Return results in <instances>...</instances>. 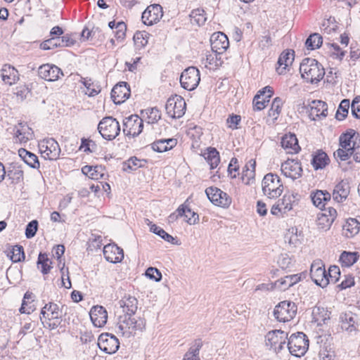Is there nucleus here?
Returning a JSON list of instances; mask_svg holds the SVG:
<instances>
[{"label": "nucleus", "instance_id": "f257e3e1", "mask_svg": "<svg viewBox=\"0 0 360 360\" xmlns=\"http://www.w3.org/2000/svg\"><path fill=\"white\" fill-rule=\"evenodd\" d=\"M302 77L311 84H317L325 75V69L316 59L306 58L302 60L300 66Z\"/></svg>", "mask_w": 360, "mask_h": 360}, {"label": "nucleus", "instance_id": "f03ea898", "mask_svg": "<svg viewBox=\"0 0 360 360\" xmlns=\"http://www.w3.org/2000/svg\"><path fill=\"white\" fill-rule=\"evenodd\" d=\"M133 315L120 316L116 325L117 333L129 338L136 334L137 330H142L146 326V321L142 318L136 319Z\"/></svg>", "mask_w": 360, "mask_h": 360}, {"label": "nucleus", "instance_id": "7ed1b4c3", "mask_svg": "<svg viewBox=\"0 0 360 360\" xmlns=\"http://www.w3.org/2000/svg\"><path fill=\"white\" fill-rule=\"evenodd\" d=\"M62 311L54 302H49L41 309L40 320L45 328L54 330L60 324Z\"/></svg>", "mask_w": 360, "mask_h": 360}, {"label": "nucleus", "instance_id": "20e7f679", "mask_svg": "<svg viewBox=\"0 0 360 360\" xmlns=\"http://www.w3.org/2000/svg\"><path fill=\"white\" fill-rule=\"evenodd\" d=\"M262 192L270 199L279 197L283 191V186L280 177L275 174H266L262 181Z\"/></svg>", "mask_w": 360, "mask_h": 360}, {"label": "nucleus", "instance_id": "39448f33", "mask_svg": "<svg viewBox=\"0 0 360 360\" xmlns=\"http://www.w3.org/2000/svg\"><path fill=\"white\" fill-rule=\"evenodd\" d=\"M289 352L297 357L302 356L309 349V339L302 332H297L288 337Z\"/></svg>", "mask_w": 360, "mask_h": 360}, {"label": "nucleus", "instance_id": "423d86ee", "mask_svg": "<svg viewBox=\"0 0 360 360\" xmlns=\"http://www.w3.org/2000/svg\"><path fill=\"white\" fill-rule=\"evenodd\" d=\"M98 130L103 139L113 140L119 135L120 126L116 119L112 117H105L100 121Z\"/></svg>", "mask_w": 360, "mask_h": 360}, {"label": "nucleus", "instance_id": "0eeeda50", "mask_svg": "<svg viewBox=\"0 0 360 360\" xmlns=\"http://www.w3.org/2000/svg\"><path fill=\"white\" fill-rule=\"evenodd\" d=\"M297 310V307L295 302L285 300L275 307L274 316L280 322H287L295 317Z\"/></svg>", "mask_w": 360, "mask_h": 360}, {"label": "nucleus", "instance_id": "6e6552de", "mask_svg": "<svg viewBox=\"0 0 360 360\" xmlns=\"http://www.w3.org/2000/svg\"><path fill=\"white\" fill-rule=\"evenodd\" d=\"M288 340V333L281 330H273L265 335V344L276 353H279L284 347Z\"/></svg>", "mask_w": 360, "mask_h": 360}, {"label": "nucleus", "instance_id": "1a4fd4ad", "mask_svg": "<svg viewBox=\"0 0 360 360\" xmlns=\"http://www.w3.org/2000/svg\"><path fill=\"white\" fill-rule=\"evenodd\" d=\"M39 151L42 157L49 160H56L60 154L58 143L53 138L44 139L39 143Z\"/></svg>", "mask_w": 360, "mask_h": 360}, {"label": "nucleus", "instance_id": "9d476101", "mask_svg": "<svg viewBox=\"0 0 360 360\" xmlns=\"http://www.w3.org/2000/svg\"><path fill=\"white\" fill-rule=\"evenodd\" d=\"M200 81V71L193 66L185 69L180 77L181 86L188 91L194 90L198 86Z\"/></svg>", "mask_w": 360, "mask_h": 360}, {"label": "nucleus", "instance_id": "9b49d317", "mask_svg": "<svg viewBox=\"0 0 360 360\" xmlns=\"http://www.w3.org/2000/svg\"><path fill=\"white\" fill-rule=\"evenodd\" d=\"M186 102L181 96H175L168 98L165 105L167 114L172 118H180L186 111Z\"/></svg>", "mask_w": 360, "mask_h": 360}, {"label": "nucleus", "instance_id": "f8f14e48", "mask_svg": "<svg viewBox=\"0 0 360 360\" xmlns=\"http://www.w3.org/2000/svg\"><path fill=\"white\" fill-rule=\"evenodd\" d=\"M310 276L312 281L321 288H325L329 284V278L324 265L320 259L315 260L311 264Z\"/></svg>", "mask_w": 360, "mask_h": 360}, {"label": "nucleus", "instance_id": "ddd939ff", "mask_svg": "<svg viewBox=\"0 0 360 360\" xmlns=\"http://www.w3.org/2000/svg\"><path fill=\"white\" fill-rule=\"evenodd\" d=\"M205 193L209 200L215 205L229 207L231 204V198L226 193L217 187L206 188Z\"/></svg>", "mask_w": 360, "mask_h": 360}, {"label": "nucleus", "instance_id": "4468645a", "mask_svg": "<svg viewBox=\"0 0 360 360\" xmlns=\"http://www.w3.org/2000/svg\"><path fill=\"white\" fill-rule=\"evenodd\" d=\"M143 127V120L136 115L127 117L123 122V132L128 136H139L142 131Z\"/></svg>", "mask_w": 360, "mask_h": 360}, {"label": "nucleus", "instance_id": "2eb2a0df", "mask_svg": "<svg viewBox=\"0 0 360 360\" xmlns=\"http://www.w3.org/2000/svg\"><path fill=\"white\" fill-rule=\"evenodd\" d=\"M98 346L101 350L110 354L117 351L120 347V342L113 335L102 333L98 337Z\"/></svg>", "mask_w": 360, "mask_h": 360}, {"label": "nucleus", "instance_id": "dca6fc26", "mask_svg": "<svg viewBox=\"0 0 360 360\" xmlns=\"http://www.w3.org/2000/svg\"><path fill=\"white\" fill-rule=\"evenodd\" d=\"M281 170L285 176L292 180L300 178L302 174L301 163L293 159H288L282 163Z\"/></svg>", "mask_w": 360, "mask_h": 360}, {"label": "nucleus", "instance_id": "f3484780", "mask_svg": "<svg viewBox=\"0 0 360 360\" xmlns=\"http://www.w3.org/2000/svg\"><path fill=\"white\" fill-rule=\"evenodd\" d=\"M163 15L162 8L159 4L148 6L142 13V21L146 25L158 22Z\"/></svg>", "mask_w": 360, "mask_h": 360}, {"label": "nucleus", "instance_id": "a211bd4d", "mask_svg": "<svg viewBox=\"0 0 360 360\" xmlns=\"http://www.w3.org/2000/svg\"><path fill=\"white\" fill-rule=\"evenodd\" d=\"M341 328L350 334H356L358 331L359 323L357 315L352 311L342 312L340 315Z\"/></svg>", "mask_w": 360, "mask_h": 360}, {"label": "nucleus", "instance_id": "6ab92c4d", "mask_svg": "<svg viewBox=\"0 0 360 360\" xmlns=\"http://www.w3.org/2000/svg\"><path fill=\"white\" fill-rule=\"evenodd\" d=\"M38 75L46 81L53 82L58 80L63 75L62 70L55 65L44 64L38 69Z\"/></svg>", "mask_w": 360, "mask_h": 360}, {"label": "nucleus", "instance_id": "aec40b11", "mask_svg": "<svg viewBox=\"0 0 360 360\" xmlns=\"http://www.w3.org/2000/svg\"><path fill=\"white\" fill-rule=\"evenodd\" d=\"M33 131L26 123L20 122L13 128V139L15 143H26L32 139Z\"/></svg>", "mask_w": 360, "mask_h": 360}, {"label": "nucleus", "instance_id": "412c9836", "mask_svg": "<svg viewBox=\"0 0 360 360\" xmlns=\"http://www.w3.org/2000/svg\"><path fill=\"white\" fill-rule=\"evenodd\" d=\"M212 51L218 53H223L229 46L227 36L222 32H215L210 38Z\"/></svg>", "mask_w": 360, "mask_h": 360}, {"label": "nucleus", "instance_id": "4be33fe9", "mask_svg": "<svg viewBox=\"0 0 360 360\" xmlns=\"http://www.w3.org/2000/svg\"><path fill=\"white\" fill-rule=\"evenodd\" d=\"M103 255L105 259L111 263H118L124 258V252L122 248L115 244H108L103 248Z\"/></svg>", "mask_w": 360, "mask_h": 360}, {"label": "nucleus", "instance_id": "5701e85b", "mask_svg": "<svg viewBox=\"0 0 360 360\" xmlns=\"http://www.w3.org/2000/svg\"><path fill=\"white\" fill-rule=\"evenodd\" d=\"M130 96V89L127 82L116 84L111 91V98L115 104L124 103Z\"/></svg>", "mask_w": 360, "mask_h": 360}, {"label": "nucleus", "instance_id": "b1692460", "mask_svg": "<svg viewBox=\"0 0 360 360\" xmlns=\"http://www.w3.org/2000/svg\"><path fill=\"white\" fill-rule=\"evenodd\" d=\"M89 316L91 322L96 327L101 328L107 322L108 313L102 306L96 305L93 307L90 310Z\"/></svg>", "mask_w": 360, "mask_h": 360}, {"label": "nucleus", "instance_id": "393cba45", "mask_svg": "<svg viewBox=\"0 0 360 360\" xmlns=\"http://www.w3.org/2000/svg\"><path fill=\"white\" fill-rule=\"evenodd\" d=\"M6 176L11 184H19L24 181V172L20 165L17 163L11 164L6 171Z\"/></svg>", "mask_w": 360, "mask_h": 360}, {"label": "nucleus", "instance_id": "a878e982", "mask_svg": "<svg viewBox=\"0 0 360 360\" xmlns=\"http://www.w3.org/2000/svg\"><path fill=\"white\" fill-rule=\"evenodd\" d=\"M328 114V106L326 102L314 100L310 105L309 117L313 120L316 118L326 117Z\"/></svg>", "mask_w": 360, "mask_h": 360}, {"label": "nucleus", "instance_id": "bb28decb", "mask_svg": "<svg viewBox=\"0 0 360 360\" xmlns=\"http://www.w3.org/2000/svg\"><path fill=\"white\" fill-rule=\"evenodd\" d=\"M350 192V186L347 180H342L336 186L333 192V198L338 202L345 200Z\"/></svg>", "mask_w": 360, "mask_h": 360}, {"label": "nucleus", "instance_id": "cd10ccee", "mask_svg": "<svg viewBox=\"0 0 360 360\" xmlns=\"http://www.w3.org/2000/svg\"><path fill=\"white\" fill-rule=\"evenodd\" d=\"M281 143V146L288 153H297L300 150L297 139L294 134H288L283 136Z\"/></svg>", "mask_w": 360, "mask_h": 360}, {"label": "nucleus", "instance_id": "c85d7f7f", "mask_svg": "<svg viewBox=\"0 0 360 360\" xmlns=\"http://www.w3.org/2000/svg\"><path fill=\"white\" fill-rule=\"evenodd\" d=\"M119 304L125 313L124 315H134L138 307V300L134 296L125 295L119 301Z\"/></svg>", "mask_w": 360, "mask_h": 360}, {"label": "nucleus", "instance_id": "c756f323", "mask_svg": "<svg viewBox=\"0 0 360 360\" xmlns=\"http://www.w3.org/2000/svg\"><path fill=\"white\" fill-rule=\"evenodd\" d=\"M256 162L250 160L243 167L241 179L245 185H252L255 181Z\"/></svg>", "mask_w": 360, "mask_h": 360}, {"label": "nucleus", "instance_id": "7c9ffc66", "mask_svg": "<svg viewBox=\"0 0 360 360\" xmlns=\"http://www.w3.org/2000/svg\"><path fill=\"white\" fill-rule=\"evenodd\" d=\"M293 60V51H292V52H290V51L282 52L277 62L278 66L276 68L278 74L284 75L285 73L287 67L292 63Z\"/></svg>", "mask_w": 360, "mask_h": 360}, {"label": "nucleus", "instance_id": "2f4dec72", "mask_svg": "<svg viewBox=\"0 0 360 360\" xmlns=\"http://www.w3.org/2000/svg\"><path fill=\"white\" fill-rule=\"evenodd\" d=\"M176 144L177 140L176 139H162L154 141L151 144V148L156 152L163 153L172 149Z\"/></svg>", "mask_w": 360, "mask_h": 360}, {"label": "nucleus", "instance_id": "473e14b6", "mask_svg": "<svg viewBox=\"0 0 360 360\" xmlns=\"http://www.w3.org/2000/svg\"><path fill=\"white\" fill-rule=\"evenodd\" d=\"M310 197L313 204L322 210L325 207L326 203L330 200L331 195L326 191L317 190L311 192Z\"/></svg>", "mask_w": 360, "mask_h": 360}, {"label": "nucleus", "instance_id": "72a5a7b5", "mask_svg": "<svg viewBox=\"0 0 360 360\" xmlns=\"http://www.w3.org/2000/svg\"><path fill=\"white\" fill-rule=\"evenodd\" d=\"M1 71V79L7 84L12 85L18 79L17 70L10 65H4Z\"/></svg>", "mask_w": 360, "mask_h": 360}, {"label": "nucleus", "instance_id": "f704fd0d", "mask_svg": "<svg viewBox=\"0 0 360 360\" xmlns=\"http://www.w3.org/2000/svg\"><path fill=\"white\" fill-rule=\"evenodd\" d=\"M82 172L92 179H102L105 174V167L101 165H85L82 168Z\"/></svg>", "mask_w": 360, "mask_h": 360}, {"label": "nucleus", "instance_id": "c9c22d12", "mask_svg": "<svg viewBox=\"0 0 360 360\" xmlns=\"http://www.w3.org/2000/svg\"><path fill=\"white\" fill-rule=\"evenodd\" d=\"M18 155L25 162V163H26L30 167L33 169H38L40 165L39 159L35 154L27 150L25 148H20L18 150Z\"/></svg>", "mask_w": 360, "mask_h": 360}, {"label": "nucleus", "instance_id": "e433bc0d", "mask_svg": "<svg viewBox=\"0 0 360 360\" xmlns=\"http://www.w3.org/2000/svg\"><path fill=\"white\" fill-rule=\"evenodd\" d=\"M222 53H218L212 51L207 52L205 55V58L203 59V63L205 68H216L219 67L223 63L221 55Z\"/></svg>", "mask_w": 360, "mask_h": 360}, {"label": "nucleus", "instance_id": "4c0bfd02", "mask_svg": "<svg viewBox=\"0 0 360 360\" xmlns=\"http://www.w3.org/2000/svg\"><path fill=\"white\" fill-rule=\"evenodd\" d=\"M329 158L325 152L318 150L313 155L311 165L317 170L324 168L329 163Z\"/></svg>", "mask_w": 360, "mask_h": 360}, {"label": "nucleus", "instance_id": "58836bf2", "mask_svg": "<svg viewBox=\"0 0 360 360\" xmlns=\"http://www.w3.org/2000/svg\"><path fill=\"white\" fill-rule=\"evenodd\" d=\"M300 281V276L297 274L289 275L278 280L275 283V285L281 290H285Z\"/></svg>", "mask_w": 360, "mask_h": 360}, {"label": "nucleus", "instance_id": "ea45409f", "mask_svg": "<svg viewBox=\"0 0 360 360\" xmlns=\"http://www.w3.org/2000/svg\"><path fill=\"white\" fill-rule=\"evenodd\" d=\"M360 230V222L354 218H349L343 226L345 235L347 238H352L356 236Z\"/></svg>", "mask_w": 360, "mask_h": 360}, {"label": "nucleus", "instance_id": "a19ab883", "mask_svg": "<svg viewBox=\"0 0 360 360\" xmlns=\"http://www.w3.org/2000/svg\"><path fill=\"white\" fill-rule=\"evenodd\" d=\"M359 258V255L357 252H347L344 251L340 257V261L342 266L349 267L355 264Z\"/></svg>", "mask_w": 360, "mask_h": 360}, {"label": "nucleus", "instance_id": "79ce46f5", "mask_svg": "<svg viewBox=\"0 0 360 360\" xmlns=\"http://www.w3.org/2000/svg\"><path fill=\"white\" fill-rule=\"evenodd\" d=\"M283 104V102L280 97H276L274 99V101L271 103V108L269 110V112H268V115H269V117L272 118L273 122H275L278 119V117L281 112V108H282Z\"/></svg>", "mask_w": 360, "mask_h": 360}, {"label": "nucleus", "instance_id": "37998d69", "mask_svg": "<svg viewBox=\"0 0 360 360\" xmlns=\"http://www.w3.org/2000/svg\"><path fill=\"white\" fill-rule=\"evenodd\" d=\"M177 212L179 215L186 218V221L189 224H195L198 220V214L187 207L181 205L178 208Z\"/></svg>", "mask_w": 360, "mask_h": 360}, {"label": "nucleus", "instance_id": "c03bdc74", "mask_svg": "<svg viewBox=\"0 0 360 360\" xmlns=\"http://www.w3.org/2000/svg\"><path fill=\"white\" fill-rule=\"evenodd\" d=\"M52 262L48 257V255L46 253L40 252L37 259V267L41 269V272L43 274H47L51 269Z\"/></svg>", "mask_w": 360, "mask_h": 360}, {"label": "nucleus", "instance_id": "a18cd8bd", "mask_svg": "<svg viewBox=\"0 0 360 360\" xmlns=\"http://www.w3.org/2000/svg\"><path fill=\"white\" fill-rule=\"evenodd\" d=\"M353 132L351 134L350 132H347L345 134H342L340 136V147L343 148H352V146H351V143H352V145L354 144V141H359V136H355V133L354 130H352Z\"/></svg>", "mask_w": 360, "mask_h": 360}, {"label": "nucleus", "instance_id": "49530a36", "mask_svg": "<svg viewBox=\"0 0 360 360\" xmlns=\"http://www.w3.org/2000/svg\"><path fill=\"white\" fill-rule=\"evenodd\" d=\"M206 155L207 156L205 157V159L207 160L208 164L210 165V168H216L220 162L219 152L214 148H209Z\"/></svg>", "mask_w": 360, "mask_h": 360}, {"label": "nucleus", "instance_id": "de8ad7c7", "mask_svg": "<svg viewBox=\"0 0 360 360\" xmlns=\"http://www.w3.org/2000/svg\"><path fill=\"white\" fill-rule=\"evenodd\" d=\"M323 43L322 37L318 33H314L309 35L307 39L305 44L307 49L314 50L319 48Z\"/></svg>", "mask_w": 360, "mask_h": 360}, {"label": "nucleus", "instance_id": "09e8293b", "mask_svg": "<svg viewBox=\"0 0 360 360\" xmlns=\"http://www.w3.org/2000/svg\"><path fill=\"white\" fill-rule=\"evenodd\" d=\"M150 231L155 233L156 235L161 237L162 239H164L165 241L169 242L172 244L176 243V238H174L172 236L167 233L164 229L160 228V226H158L155 224L151 225L150 228Z\"/></svg>", "mask_w": 360, "mask_h": 360}, {"label": "nucleus", "instance_id": "8fccbe9b", "mask_svg": "<svg viewBox=\"0 0 360 360\" xmlns=\"http://www.w3.org/2000/svg\"><path fill=\"white\" fill-rule=\"evenodd\" d=\"M333 221L334 220L329 218L326 214L320 212L318 214L316 224L319 229L326 231L331 226Z\"/></svg>", "mask_w": 360, "mask_h": 360}, {"label": "nucleus", "instance_id": "3c124183", "mask_svg": "<svg viewBox=\"0 0 360 360\" xmlns=\"http://www.w3.org/2000/svg\"><path fill=\"white\" fill-rule=\"evenodd\" d=\"M350 103L348 99L342 100L336 112L335 117L338 120H343L347 115Z\"/></svg>", "mask_w": 360, "mask_h": 360}, {"label": "nucleus", "instance_id": "603ef678", "mask_svg": "<svg viewBox=\"0 0 360 360\" xmlns=\"http://www.w3.org/2000/svg\"><path fill=\"white\" fill-rule=\"evenodd\" d=\"M190 16L193 22L196 23L199 26L204 25L207 20L205 11L200 8L193 10Z\"/></svg>", "mask_w": 360, "mask_h": 360}, {"label": "nucleus", "instance_id": "864d4df0", "mask_svg": "<svg viewBox=\"0 0 360 360\" xmlns=\"http://www.w3.org/2000/svg\"><path fill=\"white\" fill-rule=\"evenodd\" d=\"M148 123H156L161 118V113L157 108H148L144 110Z\"/></svg>", "mask_w": 360, "mask_h": 360}, {"label": "nucleus", "instance_id": "5fc2aeb1", "mask_svg": "<svg viewBox=\"0 0 360 360\" xmlns=\"http://www.w3.org/2000/svg\"><path fill=\"white\" fill-rule=\"evenodd\" d=\"M11 259L13 262H19L25 259L24 249L21 245H15L11 251Z\"/></svg>", "mask_w": 360, "mask_h": 360}, {"label": "nucleus", "instance_id": "6e6d98bb", "mask_svg": "<svg viewBox=\"0 0 360 360\" xmlns=\"http://www.w3.org/2000/svg\"><path fill=\"white\" fill-rule=\"evenodd\" d=\"M312 314L316 321L318 322L323 321L325 323L326 321L330 319L328 311L323 307H315L313 309Z\"/></svg>", "mask_w": 360, "mask_h": 360}, {"label": "nucleus", "instance_id": "4d7b16f0", "mask_svg": "<svg viewBox=\"0 0 360 360\" xmlns=\"http://www.w3.org/2000/svg\"><path fill=\"white\" fill-rule=\"evenodd\" d=\"M202 347V341L201 339H196L193 345L191 346L189 350L185 354L186 356H191V358L199 357V352Z\"/></svg>", "mask_w": 360, "mask_h": 360}, {"label": "nucleus", "instance_id": "13d9d810", "mask_svg": "<svg viewBox=\"0 0 360 360\" xmlns=\"http://www.w3.org/2000/svg\"><path fill=\"white\" fill-rule=\"evenodd\" d=\"M57 47H60L59 37L45 40L40 44V48L43 50H51Z\"/></svg>", "mask_w": 360, "mask_h": 360}, {"label": "nucleus", "instance_id": "bf43d9fd", "mask_svg": "<svg viewBox=\"0 0 360 360\" xmlns=\"http://www.w3.org/2000/svg\"><path fill=\"white\" fill-rule=\"evenodd\" d=\"M349 149L350 148L348 149L340 147L339 149L334 152L335 158L337 160L340 161L347 160L351 156H352V150Z\"/></svg>", "mask_w": 360, "mask_h": 360}, {"label": "nucleus", "instance_id": "052dcab7", "mask_svg": "<svg viewBox=\"0 0 360 360\" xmlns=\"http://www.w3.org/2000/svg\"><path fill=\"white\" fill-rule=\"evenodd\" d=\"M269 99L262 96V95L257 94L253 98V110H263L266 106V103H269Z\"/></svg>", "mask_w": 360, "mask_h": 360}, {"label": "nucleus", "instance_id": "680f3d73", "mask_svg": "<svg viewBox=\"0 0 360 360\" xmlns=\"http://www.w3.org/2000/svg\"><path fill=\"white\" fill-rule=\"evenodd\" d=\"M294 198L295 197L293 195H285L282 198L281 202H279L281 207L283 208V213H286L292 209L293 202H295L293 200Z\"/></svg>", "mask_w": 360, "mask_h": 360}, {"label": "nucleus", "instance_id": "e2e57ef3", "mask_svg": "<svg viewBox=\"0 0 360 360\" xmlns=\"http://www.w3.org/2000/svg\"><path fill=\"white\" fill-rule=\"evenodd\" d=\"M141 166V160L136 157H132L129 158L127 162H124L123 169L124 171H134Z\"/></svg>", "mask_w": 360, "mask_h": 360}, {"label": "nucleus", "instance_id": "0e129e2a", "mask_svg": "<svg viewBox=\"0 0 360 360\" xmlns=\"http://www.w3.org/2000/svg\"><path fill=\"white\" fill-rule=\"evenodd\" d=\"M127 25L124 22H119L115 26V37L117 40H123L125 37Z\"/></svg>", "mask_w": 360, "mask_h": 360}, {"label": "nucleus", "instance_id": "69168bd1", "mask_svg": "<svg viewBox=\"0 0 360 360\" xmlns=\"http://www.w3.org/2000/svg\"><path fill=\"white\" fill-rule=\"evenodd\" d=\"M340 275V268L338 266H331L327 273L329 278V283H335L338 280Z\"/></svg>", "mask_w": 360, "mask_h": 360}, {"label": "nucleus", "instance_id": "338daca9", "mask_svg": "<svg viewBox=\"0 0 360 360\" xmlns=\"http://www.w3.org/2000/svg\"><path fill=\"white\" fill-rule=\"evenodd\" d=\"M351 110L352 115L360 119V97H356L352 102Z\"/></svg>", "mask_w": 360, "mask_h": 360}, {"label": "nucleus", "instance_id": "774afa93", "mask_svg": "<svg viewBox=\"0 0 360 360\" xmlns=\"http://www.w3.org/2000/svg\"><path fill=\"white\" fill-rule=\"evenodd\" d=\"M349 150H352L354 160L356 162H360V139L358 141H354V144Z\"/></svg>", "mask_w": 360, "mask_h": 360}]
</instances>
